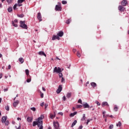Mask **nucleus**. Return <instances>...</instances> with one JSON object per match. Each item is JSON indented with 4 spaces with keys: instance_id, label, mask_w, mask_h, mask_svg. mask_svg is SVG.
Segmentation results:
<instances>
[{
    "instance_id": "nucleus-13",
    "label": "nucleus",
    "mask_w": 129,
    "mask_h": 129,
    "mask_svg": "<svg viewBox=\"0 0 129 129\" xmlns=\"http://www.w3.org/2000/svg\"><path fill=\"white\" fill-rule=\"evenodd\" d=\"M7 119H8V117L7 116H3L2 119V123H5V122H6V121H7Z\"/></svg>"
},
{
    "instance_id": "nucleus-12",
    "label": "nucleus",
    "mask_w": 129,
    "mask_h": 129,
    "mask_svg": "<svg viewBox=\"0 0 129 129\" xmlns=\"http://www.w3.org/2000/svg\"><path fill=\"white\" fill-rule=\"evenodd\" d=\"M102 107H104V106H109L108 103L107 102H103L101 104Z\"/></svg>"
},
{
    "instance_id": "nucleus-3",
    "label": "nucleus",
    "mask_w": 129,
    "mask_h": 129,
    "mask_svg": "<svg viewBox=\"0 0 129 129\" xmlns=\"http://www.w3.org/2000/svg\"><path fill=\"white\" fill-rule=\"evenodd\" d=\"M62 72V70L60 67H55L53 69V73H60Z\"/></svg>"
},
{
    "instance_id": "nucleus-21",
    "label": "nucleus",
    "mask_w": 129,
    "mask_h": 129,
    "mask_svg": "<svg viewBox=\"0 0 129 129\" xmlns=\"http://www.w3.org/2000/svg\"><path fill=\"white\" fill-rule=\"evenodd\" d=\"M76 114H77V112L75 111L74 113H72L70 114V116H71V117H73V116H74V115H76Z\"/></svg>"
},
{
    "instance_id": "nucleus-25",
    "label": "nucleus",
    "mask_w": 129,
    "mask_h": 129,
    "mask_svg": "<svg viewBox=\"0 0 129 129\" xmlns=\"http://www.w3.org/2000/svg\"><path fill=\"white\" fill-rule=\"evenodd\" d=\"M19 62H21V64L24 63V58L23 57H20L19 58Z\"/></svg>"
},
{
    "instance_id": "nucleus-28",
    "label": "nucleus",
    "mask_w": 129,
    "mask_h": 129,
    "mask_svg": "<svg viewBox=\"0 0 129 129\" xmlns=\"http://www.w3.org/2000/svg\"><path fill=\"white\" fill-rule=\"evenodd\" d=\"M8 11L9 12V13H11L12 11H13V8L12 7H9L8 9Z\"/></svg>"
},
{
    "instance_id": "nucleus-55",
    "label": "nucleus",
    "mask_w": 129,
    "mask_h": 129,
    "mask_svg": "<svg viewBox=\"0 0 129 129\" xmlns=\"http://www.w3.org/2000/svg\"><path fill=\"white\" fill-rule=\"evenodd\" d=\"M105 111L103 112V116L104 117L105 116Z\"/></svg>"
},
{
    "instance_id": "nucleus-10",
    "label": "nucleus",
    "mask_w": 129,
    "mask_h": 129,
    "mask_svg": "<svg viewBox=\"0 0 129 129\" xmlns=\"http://www.w3.org/2000/svg\"><path fill=\"white\" fill-rule=\"evenodd\" d=\"M118 10L120 12H124V10H125V8L123 7L122 6H119L118 7Z\"/></svg>"
},
{
    "instance_id": "nucleus-52",
    "label": "nucleus",
    "mask_w": 129,
    "mask_h": 129,
    "mask_svg": "<svg viewBox=\"0 0 129 129\" xmlns=\"http://www.w3.org/2000/svg\"><path fill=\"white\" fill-rule=\"evenodd\" d=\"M96 103H97V105H99V106L100 105V103H99V102L97 101Z\"/></svg>"
},
{
    "instance_id": "nucleus-23",
    "label": "nucleus",
    "mask_w": 129,
    "mask_h": 129,
    "mask_svg": "<svg viewBox=\"0 0 129 129\" xmlns=\"http://www.w3.org/2000/svg\"><path fill=\"white\" fill-rule=\"evenodd\" d=\"M55 115H56L55 114V113H54L53 114L52 113L50 114V118H51L52 119H53V118H55Z\"/></svg>"
},
{
    "instance_id": "nucleus-38",
    "label": "nucleus",
    "mask_w": 129,
    "mask_h": 129,
    "mask_svg": "<svg viewBox=\"0 0 129 129\" xmlns=\"http://www.w3.org/2000/svg\"><path fill=\"white\" fill-rule=\"evenodd\" d=\"M15 127H16V129H21V123L19 124V126L18 127L16 126Z\"/></svg>"
},
{
    "instance_id": "nucleus-33",
    "label": "nucleus",
    "mask_w": 129,
    "mask_h": 129,
    "mask_svg": "<svg viewBox=\"0 0 129 129\" xmlns=\"http://www.w3.org/2000/svg\"><path fill=\"white\" fill-rule=\"evenodd\" d=\"M116 126H121V122L119 121L118 123L116 124Z\"/></svg>"
},
{
    "instance_id": "nucleus-19",
    "label": "nucleus",
    "mask_w": 129,
    "mask_h": 129,
    "mask_svg": "<svg viewBox=\"0 0 129 129\" xmlns=\"http://www.w3.org/2000/svg\"><path fill=\"white\" fill-rule=\"evenodd\" d=\"M91 86H92V87L93 88H94L95 87H96V86H97V85L95 82H92L91 83Z\"/></svg>"
},
{
    "instance_id": "nucleus-56",
    "label": "nucleus",
    "mask_w": 129,
    "mask_h": 129,
    "mask_svg": "<svg viewBox=\"0 0 129 129\" xmlns=\"http://www.w3.org/2000/svg\"><path fill=\"white\" fill-rule=\"evenodd\" d=\"M83 127V126L80 125V126H79V129H82Z\"/></svg>"
},
{
    "instance_id": "nucleus-50",
    "label": "nucleus",
    "mask_w": 129,
    "mask_h": 129,
    "mask_svg": "<svg viewBox=\"0 0 129 129\" xmlns=\"http://www.w3.org/2000/svg\"><path fill=\"white\" fill-rule=\"evenodd\" d=\"M44 104H45L44 102H42L40 104V106H44Z\"/></svg>"
},
{
    "instance_id": "nucleus-17",
    "label": "nucleus",
    "mask_w": 129,
    "mask_h": 129,
    "mask_svg": "<svg viewBox=\"0 0 129 129\" xmlns=\"http://www.w3.org/2000/svg\"><path fill=\"white\" fill-rule=\"evenodd\" d=\"M38 54L40 56H45V57H46V54L44 51H39L38 52Z\"/></svg>"
},
{
    "instance_id": "nucleus-59",
    "label": "nucleus",
    "mask_w": 129,
    "mask_h": 129,
    "mask_svg": "<svg viewBox=\"0 0 129 129\" xmlns=\"http://www.w3.org/2000/svg\"><path fill=\"white\" fill-rule=\"evenodd\" d=\"M73 52H74V53H75L76 52V49H74L73 50Z\"/></svg>"
},
{
    "instance_id": "nucleus-53",
    "label": "nucleus",
    "mask_w": 129,
    "mask_h": 129,
    "mask_svg": "<svg viewBox=\"0 0 129 129\" xmlns=\"http://www.w3.org/2000/svg\"><path fill=\"white\" fill-rule=\"evenodd\" d=\"M47 107H48V104H45V108L46 109V108H47Z\"/></svg>"
},
{
    "instance_id": "nucleus-49",
    "label": "nucleus",
    "mask_w": 129,
    "mask_h": 129,
    "mask_svg": "<svg viewBox=\"0 0 129 129\" xmlns=\"http://www.w3.org/2000/svg\"><path fill=\"white\" fill-rule=\"evenodd\" d=\"M65 82V79H64V78H61V82L63 83V82Z\"/></svg>"
},
{
    "instance_id": "nucleus-37",
    "label": "nucleus",
    "mask_w": 129,
    "mask_h": 129,
    "mask_svg": "<svg viewBox=\"0 0 129 129\" xmlns=\"http://www.w3.org/2000/svg\"><path fill=\"white\" fill-rule=\"evenodd\" d=\"M58 75L60 78H61V77H63V74H62V73H58Z\"/></svg>"
},
{
    "instance_id": "nucleus-62",
    "label": "nucleus",
    "mask_w": 129,
    "mask_h": 129,
    "mask_svg": "<svg viewBox=\"0 0 129 129\" xmlns=\"http://www.w3.org/2000/svg\"><path fill=\"white\" fill-rule=\"evenodd\" d=\"M59 114H60V115H63V113L62 112H59L58 113Z\"/></svg>"
},
{
    "instance_id": "nucleus-9",
    "label": "nucleus",
    "mask_w": 129,
    "mask_h": 129,
    "mask_svg": "<svg viewBox=\"0 0 129 129\" xmlns=\"http://www.w3.org/2000/svg\"><path fill=\"white\" fill-rule=\"evenodd\" d=\"M19 103H20V101H19V100H17V101H15L13 103L14 107H17V106H18V105H19Z\"/></svg>"
},
{
    "instance_id": "nucleus-60",
    "label": "nucleus",
    "mask_w": 129,
    "mask_h": 129,
    "mask_svg": "<svg viewBox=\"0 0 129 129\" xmlns=\"http://www.w3.org/2000/svg\"><path fill=\"white\" fill-rule=\"evenodd\" d=\"M2 77H3V74H0V79H1V78H2Z\"/></svg>"
},
{
    "instance_id": "nucleus-30",
    "label": "nucleus",
    "mask_w": 129,
    "mask_h": 129,
    "mask_svg": "<svg viewBox=\"0 0 129 129\" xmlns=\"http://www.w3.org/2000/svg\"><path fill=\"white\" fill-rule=\"evenodd\" d=\"M114 110L115 111H117L118 110V108L117 107V106L115 105L114 107Z\"/></svg>"
},
{
    "instance_id": "nucleus-20",
    "label": "nucleus",
    "mask_w": 129,
    "mask_h": 129,
    "mask_svg": "<svg viewBox=\"0 0 129 129\" xmlns=\"http://www.w3.org/2000/svg\"><path fill=\"white\" fill-rule=\"evenodd\" d=\"M36 125H37L38 127H39V124H38V122L34 121L33 122V126H36Z\"/></svg>"
},
{
    "instance_id": "nucleus-44",
    "label": "nucleus",
    "mask_w": 129,
    "mask_h": 129,
    "mask_svg": "<svg viewBox=\"0 0 129 129\" xmlns=\"http://www.w3.org/2000/svg\"><path fill=\"white\" fill-rule=\"evenodd\" d=\"M6 110H8V111H9V110H10V107H9V106H7L5 107Z\"/></svg>"
},
{
    "instance_id": "nucleus-22",
    "label": "nucleus",
    "mask_w": 129,
    "mask_h": 129,
    "mask_svg": "<svg viewBox=\"0 0 129 129\" xmlns=\"http://www.w3.org/2000/svg\"><path fill=\"white\" fill-rule=\"evenodd\" d=\"M72 95V93L71 92L68 93V94H67V98H70V97H71Z\"/></svg>"
},
{
    "instance_id": "nucleus-29",
    "label": "nucleus",
    "mask_w": 129,
    "mask_h": 129,
    "mask_svg": "<svg viewBox=\"0 0 129 129\" xmlns=\"http://www.w3.org/2000/svg\"><path fill=\"white\" fill-rule=\"evenodd\" d=\"M71 19H68L67 21H66V24H67L68 25H69V24H70V22H71Z\"/></svg>"
},
{
    "instance_id": "nucleus-5",
    "label": "nucleus",
    "mask_w": 129,
    "mask_h": 129,
    "mask_svg": "<svg viewBox=\"0 0 129 129\" xmlns=\"http://www.w3.org/2000/svg\"><path fill=\"white\" fill-rule=\"evenodd\" d=\"M53 126L55 129H60V124H59V122H53Z\"/></svg>"
},
{
    "instance_id": "nucleus-34",
    "label": "nucleus",
    "mask_w": 129,
    "mask_h": 129,
    "mask_svg": "<svg viewBox=\"0 0 129 129\" xmlns=\"http://www.w3.org/2000/svg\"><path fill=\"white\" fill-rule=\"evenodd\" d=\"M13 2V0H7V2L8 5H11V3Z\"/></svg>"
},
{
    "instance_id": "nucleus-51",
    "label": "nucleus",
    "mask_w": 129,
    "mask_h": 129,
    "mask_svg": "<svg viewBox=\"0 0 129 129\" xmlns=\"http://www.w3.org/2000/svg\"><path fill=\"white\" fill-rule=\"evenodd\" d=\"M62 98H63V101H65L66 100V97H65V96H64Z\"/></svg>"
},
{
    "instance_id": "nucleus-40",
    "label": "nucleus",
    "mask_w": 129,
    "mask_h": 129,
    "mask_svg": "<svg viewBox=\"0 0 129 129\" xmlns=\"http://www.w3.org/2000/svg\"><path fill=\"white\" fill-rule=\"evenodd\" d=\"M61 3H62V5H66V4H67V1H62Z\"/></svg>"
},
{
    "instance_id": "nucleus-14",
    "label": "nucleus",
    "mask_w": 129,
    "mask_h": 129,
    "mask_svg": "<svg viewBox=\"0 0 129 129\" xmlns=\"http://www.w3.org/2000/svg\"><path fill=\"white\" fill-rule=\"evenodd\" d=\"M57 35V37H63V35H64V33L63 32V31H59Z\"/></svg>"
},
{
    "instance_id": "nucleus-1",
    "label": "nucleus",
    "mask_w": 129,
    "mask_h": 129,
    "mask_svg": "<svg viewBox=\"0 0 129 129\" xmlns=\"http://www.w3.org/2000/svg\"><path fill=\"white\" fill-rule=\"evenodd\" d=\"M43 118H44V115H41L37 119V122L38 124V127L39 129H43Z\"/></svg>"
},
{
    "instance_id": "nucleus-48",
    "label": "nucleus",
    "mask_w": 129,
    "mask_h": 129,
    "mask_svg": "<svg viewBox=\"0 0 129 129\" xmlns=\"http://www.w3.org/2000/svg\"><path fill=\"white\" fill-rule=\"evenodd\" d=\"M14 10H16L17 9V4H15L13 7Z\"/></svg>"
},
{
    "instance_id": "nucleus-43",
    "label": "nucleus",
    "mask_w": 129,
    "mask_h": 129,
    "mask_svg": "<svg viewBox=\"0 0 129 129\" xmlns=\"http://www.w3.org/2000/svg\"><path fill=\"white\" fill-rule=\"evenodd\" d=\"M31 78H28V79H27L26 81H27V82H28V83H29L31 82Z\"/></svg>"
},
{
    "instance_id": "nucleus-64",
    "label": "nucleus",
    "mask_w": 129,
    "mask_h": 129,
    "mask_svg": "<svg viewBox=\"0 0 129 129\" xmlns=\"http://www.w3.org/2000/svg\"><path fill=\"white\" fill-rule=\"evenodd\" d=\"M17 120H21V118H20V117H18V118H17Z\"/></svg>"
},
{
    "instance_id": "nucleus-6",
    "label": "nucleus",
    "mask_w": 129,
    "mask_h": 129,
    "mask_svg": "<svg viewBox=\"0 0 129 129\" xmlns=\"http://www.w3.org/2000/svg\"><path fill=\"white\" fill-rule=\"evenodd\" d=\"M18 19H15L14 21H12V25L14 27H15L16 28L18 27V24H18Z\"/></svg>"
},
{
    "instance_id": "nucleus-31",
    "label": "nucleus",
    "mask_w": 129,
    "mask_h": 129,
    "mask_svg": "<svg viewBox=\"0 0 129 129\" xmlns=\"http://www.w3.org/2000/svg\"><path fill=\"white\" fill-rule=\"evenodd\" d=\"M77 56H78L79 58H80V57H81V54L80 53V52H79V51H77Z\"/></svg>"
},
{
    "instance_id": "nucleus-15",
    "label": "nucleus",
    "mask_w": 129,
    "mask_h": 129,
    "mask_svg": "<svg viewBox=\"0 0 129 129\" xmlns=\"http://www.w3.org/2000/svg\"><path fill=\"white\" fill-rule=\"evenodd\" d=\"M121 5L122 6H125L126 5H127V1L126 0H123L121 2Z\"/></svg>"
},
{
    "instance_id": "nucleus-4",
    "label": "nucleus",
    "mask_w": 129,
    "mask_h": 129,
    "mask_svg": "<svg viewBox=\"0 0 129 129\" xmlns=\"http://www.w3.org/2000/svg\"><path fill=\"white\" fill-rule=\"evenodd\" d=\"M59 5H56L55 8V10L58 12H61L62 11V7H61V3H58Z\"/></svg>"
},
{
    "instance_id": "nucleus-41",
    "label": "nucleus",
    "mask_w": 129,
    "mask_h": 129,
    "mask_svg": "<svg viewBox=\"0 0 129 129\" xmlns=\"http://www.w3.org/2000/svg\"><path fill=\"white\" fill-rule=\"evenodd\" d=\"M30 109L32 110V111H36V108L35 107H31Z\"/></svg>"
},
{
    "instance_id": "nucleus-26",
    "label": "nucleus",
    "mask_w": 129,
    "mask_h": 129,
    "mask_svg": "<svg viewBox=\"0 0 129 129\" xmlns=\"http://www.w3.org/2000/svg\"><path fill=\"white\" fill-rule=\"evenodd\" d=\"M39 92L40 93V96L41 97V98H43L44 97V94L42 93V92H41V91H40V90H39Z\"/></svg>"
},
{
    "instance_id": "nucleus-7",
    "label": "nucleus",
    "mask_w": 129,
    "mask_h": 129,
    "mask_svg": "<svg viewBox=\"0 0 129 129\" xmlns=\"http://www.w3.org/2000/svg\"><path fill=\"white\" fill-rule=\"evenodd\" d=\"M37 19L39 22H42V15L40 12L37 14Z\"/></svg>"
},
{
    "instance_id": "nucleus-16",
    "label": "nucleus",
    "mask_w": 129,
    "mask_h": 129,
    "mask_svg": "<svg viewBox=\"0 0 129 129\" xmlns=\"http://www.w3.org/2000/svg\"><path fill=\"white\" fill-rule=\"evenodd\" d=\"M83 106H84V108H89V107H90L87 103L83 104Z\"/></svg>"
},
{
    "instance_id": "nucleus-8",
    "label": "nucleus",
    "mask_w": 129,
    "mask_h": 129,
    "mask_svg": "<svg viewBox=\"0 0 129 129\" xmlns=\"http://www.w3.org/2000/svg\"><path fill=\"white\" fill-rule=\"evenodd\" d=\"M61 91H62V85H59L58 88L56 90V93L57 94H59Z\"/></svg>"
},
{
    "instance_id": "nucleus-46",
    "label": "nucleus",
    "mask_w": 129,
    "mask_h": 129,
    "mask_svg": "<svg viewBox=\"0 0 129 129\" xmlns=\"http://www.w3.org/2000/svg\"><path fill=\"white\" fill-rule=\"evenodd\" d=\"M109 129H113V124H111L109 126Z\"/></svg>"
},
{
    "instance_id": "nucleus-54",
    "label": "nucleus",
    "mask_w": 129,
    "mask_h": 129,
    "mask_svg": "<svg viewBox=\"0 0 129 129\" xmlns=\"http://www.w3.org/2000/svg\"><path fill=\"white\" fill-rule=\"evenodd\" d=\"M11 68H12V66H11V64H9L8 66V69H11Z\"/></svg>"
},
{
    "instance_id": "nucleus-27",
    "label": "nucleus",
    "mask_w": 129,
    "mask_h": 129,
    "mask_svg": "<svg viewBox=\"0 0 129 129\" xmlns=\"http://www.w3.org/2000/svg\"><path fill=\"white\" fill-rule=\"evenodd\" d=\"M25 73H26V74L27 76H29V70H25ZM29 77H31V76H29Z\"/></svg>"
},
{
    "instance_id": "nucleus-47",
    "label": "nucleus",
    "mask_w": 129,
    "mask_h": 129,
    "mask_svg": "<svg viewBox=\"0 0 129 129\" xmlns=\"http://www.w3.org/2000/svg\"><path fill=\"white\" fill-rule=\"evenodd\" d=\"M78 102V103H80L81 104H82V100L81 99H79Z\"/></svg>"
},
{
    "instance_id": "nucleus-42",
    "label": "nucleus",
    "mask_w": 129,
    "mask_h": 129,
    "mask_svg": "<svg viewBox=\"0 0 129 129\" xmlns=\"http://www.w3.org/2000/svg\"><path fill=\"white\" fill-rule=\"evenodd\" d=\"M90 109H91V110H92V111H93V110H94V106H91L89 107Z\"/></svg>"
},
{
    "instance_id": "nucleus-36",
    "label": "nucleus",
    "mask_w": 129,
    "mask_h": 129,
    "mask_svg": "<svg viewBox=\"0 0 129 129\" xmlns=\"http://www.w3.org/2000/svg\"><path fill=\"white\" fill-rule=\"evenodd\" d=\"M4 123H5V125L6 126L9 125V120L5 121Z\"/></svg>"
},
{
    "instance_id": "nucleus-39",
    "label": "nucleus",
    "mask_w": 129,
    "mask_h": 129,
    "mask_svg": "<svg viewBox=\"0 0 129 129\" xmlns=\"http://www.w3.org/2000/svg\"><path fill=\"white\" fill-rule=\"evenodd\" d=\"M18 17L19 18H24V14L18 15Z\"/></svg>"
},
{
    "instance_id": "nucleus-35",
    "label": "nucleus",
    "mask_w": 129,
    "mask_h": 129,
    "mask_svg": "<svg viewBox=\"0 0 129 129\" xmlns=\"http://www.w3.org/2000/svg\"><path fill=\"white\" fill-rule=\"evenodd\" d=\"M86 118V117H85V114H84L82 118L81 119V120H82V121L85 120Z\"/></svg>"
},
{
    "instance_id": "nucleus-45",
    "label": "nucleus",
    "mask_w": 129,
    "mask_h": 129,
    "mask_svg": "<svg viewBox=\"0 0 129 129\" xmlns=\"http://www.w3.org/2000/svg\"><path fill=\"white\" fill-rule=\"evenodd\" d=\"M82 107V105H78L77 106V108H81Z\"/></svg>"
},
{
    "instance_id": "nucleus-11",
    "label": "nucleus",
    "mask_w": 129,
    "mask_h": 129,
    "mask_svg": "<svg viewBox=\"0 0 129 129\" xmlns=\"http://www.w3.org/2000/svg\"><path fill=\"white\" fill-rule=\"evenodd\" d=\"M60 40V37L59 36H57V35H53L52 40V41H54V40Z\"/></svg>"
},
{
    "instance_id": "nucleus-24",
    "label": "nucleus",
    "mask_w": 129,
    "mask_h": 129,
    "mask_svg": "<svg viewBox=\"0 0 129 129\" xmlns=\"http://www.w3.org/2000/svg\"><path fill=\"white\" fill-rule=\"evenodd\" d=\"M76 123H77V120H75L72 124L71 127H73Z\"/></svg>"
},
{
    "instance_id": "nucleus-32",
    "label": "nucleus",
    "mask_w": 129,
    "mask_h": 129,
    "mask_svg": "<svg viewBox=\"0 0 129 129\" xmlns=\"http://www.w3.org/2000/svg\"><path fill=\"white\" fill-rule=\"evenodd\" d=\"M25 2V0H18V4H22V3H24Z\"/></svg>"
},
{
    "instance_id": "nucleus-57",
    "label": "nucleus",
    "mask_w": 129,
    "mask_h": 129,
    "mask_svg": "<svg viewBox=\"0 0 129 129\" xmlns=\"http://www.w3.org/2000/svg\"><path fill=\"white\" fill-rule=\"evenodd\" d=\"M4 92L8 91V88L4 89Z\"/></svg>"
},
{
    "instance_id": "nucleus-63",
    "label": "nucleus",
    "mask_w": 129,
    "mask_h": 129,
    "mask_svg": "<svg viewBox=\"0 0 129 129\" xmlns=\"http://www.w3.org/2000/svg\"><path fill=\"white\" fill-rule=\"evenodd\" d=\"M110 117H111V118H113V116L111 115L109 116Z\"/></svg>"
},
{
    "instance_id": "nucleus-58",
    "label": "nucleus",
    "mask_w": 129,
    "mask_h": 129,
    "mask_svg": "<svg viewBox=\"0 0 129 129\" xmlns=\"http://www.w3.org/2000/svg\"><path fill=\"white\" fill-rule=\"evenodd\" d=\"M42 90H43V91H46V89L43 87H42Z\"/></svg>"
},
{
    "instance_id": "nucleus-2",
    "label": "nucleus",
    "mask_w": 129,
    "mask_h": 129,
    "mask_svg": "<svg viewBox=\"0 0 129 129\" xmlns=\"http://www.w3.org/2000/svg\"><path fill=\"white\" fill-rule=\"evenodd\" d=\"M20 27L21 28H22V29H25V30H27L28 29V26L26 25V21H20Z\"/></svg>"
},
{
    "instance_id": "nucleus-61",
    "label": "nucleus",
    "mask_w": 129,
    "mask_h": 129,
    "mask_svg": "<svg viewBox=\"0 0 129 129\" xmlns=\"http://www.w3.org/2000/svg\"><path fill=\"white\" fill-rule=\"evenodd\" d=\"M88 84H89V81H88V82L86 83V86H87V85H88Z\"/></svg>"
},
{
    "instance_id": "nucleus-18",
    "label": "nucleus",
    "mask_w": 129,
    "mask_h": 129,
    "mask_svg": "<svg viewBox=\"0 0 129 129\" xmlns=\"http://www.w3.org/2000/svg\"><path fill=\"white\" fill-rule=\"evenodd\" d=\"M27 121L28 122H32L33 121V118L31 117H27Z\"/></svg>"
}]
</instances>
